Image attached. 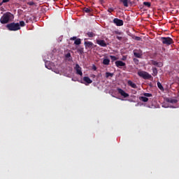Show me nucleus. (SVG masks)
Here are the masks:
<instances>
[{"mask_svg":"<svg viewBox=\"0 0 179 179\" xmlns=\"http://www.w3.org/2000/svg\"><path fill=\"white\" fill-rule=\"evenodd\" d=\"M70 40H75V41H76L77 40L76 39V36H73V37L71 38Z\"/></svg>","mask_w":179,"mask_h":179,"instance_id":"c9c22d12","label":"nucleus"},{"mask_svg":"<svg viewBox=\"0 0 179 179\" xmlns=\"http://www.w3.org/2000/svg\"><path fill=\"white\" fill-rule=\"evenodd\" d=\"M92 69H93L94 71H97V67H96L95 65H94V66H92Z\"/></svg>","mask_w":179,"mask_h":179,"instance_id":"f704fd0d","label":"nucleus"},{"mask_svg":"<svg viewBox=\"0 0 179 179\" xmlns=\"http://www.w3.org/2000/svg\"><path fill=\"white\" fill-rule=\"evenodd\" d=\"M66 58H71V59H72V57L71 55V53L68 52L66 55H65Z\"/></svg>","mask_w":179,"mask_h":179,"instance_id":"c85d7f7f","label":"nucleus"},{"mask_svg":"<svg viewBox=\"0 0 179 179\" xmlns=\"http://www.w3.org/2000/svg\"><path fill=\"white\" fill-rule=\"evenodd\" d=\"M87 36H88V37H94V36H96V34H94V33L93 32H87Z\"/></svg>","mask_w":179,"mask_h":179,"instance_id":"b1692460","label":"nucleus"},{"mask_svg":"<svg viewBox=\"0 0 179 179\" xmlns=\"http://www.w3.org/2000/svg\"><path fill=\"white\" fill-rule=\"evenodd\" d=\"M166 101H168V103H171V104H176V103L178 102L177 99H168Z\"/></svg>","mask_w":179,"mask_h":179,"instance_id":"2eb2a0df","label":"nucleus"},{"mask_svg":"<svg viewBox=\"0 0 179 179\" xmlns=\"http://www.w3.org/2000/svg\"><path fill=\"white\" fill-rule=\"evenodd\" d=\"M13 19V15L11 13L7 12L5 13L0 18V22L1 24H6V23H9L10 20Z\"/></svg>","mask_w":179,"mask_h":179,"instance_id":"f257e3e1","label":"nucleus"},{"mask_svg":"<svg viewBox=\"0 0 179 179\" xmlns=\"http://www.w3.org/2000/svg\"><path fill=\"white\" fill-rule=\"evenodd\" d=\"M85 48H92L93 47V43L90 41L85 42Z\"/></svg>","mask_w":179,"mask_h":179,"instance_id":"f8f14e48","label":"nucleus"},{"mask_svg":"<svg viewBox=\"0 0 179 179\" xmlns=\"http://www.w3.org/2000/svg\"><path fill=\"white\" fill-rule=\"evenodd\" d=\"M45 67H46V68H48V67L47 66V65H45Z\"/></svg>","mask_w":179,"mask_h":179,"instance_id":"79ce46f5","label":"nucleus"},{"mask_svg":"<svg viewBox=\"0 0 179 179\" xmlns=\"http://www.w3.org/2000/svg\"><path fill=\"white\" fill-rule=\"evenodd\" d=\"M2 3H2V2H1V3H0V6H2Z\"/></svg>","mask_w":179,"mask_h":179,"instance_id":"4c0bfd02","label":"nucleus"},{"mask_svg":"<svg viewBox=\"0 0 179 179\" xmlns=\"http://www.w3.org/2000/svg\"><path fill=\"white\" fill-rule=\"evenodd\" d=\"M108 12H111V11H110V10H108Z\"/></svg>","mask_w":179,"mask_h":179,"instance_id":"37998d69","label":"nucleus"},{"mask_svg":"<svg viewBox=\"0 0 179 179\" xmlns=\"http://www.w3.org/2000/svg\"><path fill=\"white\" fill-rule=\"evenodd\" d=\"M134 40H136V41H141V38L139 36H135Z\"/></svg>","mask_w":179,"mask_h":179,"instance_id":"7c9ffc66","label":"nucleus"},{"mask_svg":"<svg viewBox=\"0 0 179 179\" xmlns=\"http://www.w3.org/2000/svg\"><path fill=\"white\" fill-rule=\"evenodd\" d=\"M143 96H145V97H152V94H150V93H144L143 94Z\"/></svg>","mask_w":179,"mask_h":179,"instance_id":"cd10ccee","label":"nucleus"},{"mask_svg":"<svg viewBox=\"0 0 179 179\" xmlns=\"http://www.w3.org/2000/svg\"><path fill=\"white\" fill-rule=\"evenodd\" d=\"M78 51L82 54V52H83V49H78Z\"/></svg>","mask_w":179,"mask_h":179,"instance_id":"72a5a7b5","label":"nucleus"},{"mask_svg":"<svg viewBox=\"0 0 179 179\" xmlns=\"http://www.w3.org/2000/svg\"><path fill=\"white\" fill-rule=\"evenodd\" d=\"M103 65H110V59H103Z\"/></svg>","mask_w":179,"mask_h":179,"instance_id":"6ab92c4d","label":"nucleus"},{"mask_svg":"<svg viewBox=\"0 0 179 179\" xmlns=\"http://www.w3.org/2000/svg\"><path fill=\"white\" fill-rule=\"evenodd\" d=\"M139 100H141V101H143V103H148V101H149V99L145 96H140Z\"/></svg>","mask_w":179,"mask_h":179,"instance_id":"4468645a","label":"nucleus"},{"mask_svg":"<svg viewBox=\"0 0 179 179\" xmlns=\"http://www.w3.org/2000/svg\"><path fill=\"white\" fill-rule=\"evenodd\" d=\"M96 43L101 47H107V43L104 40H96Z\"/></svg>","mask_w":179,"mask_h":179,"instance_id":"1a4fd4ad","label":"nucleus"},{"mask_svg":"<svg viewBox=\"0 0 179 179\" xmlns=\"http://www.w3.org/2000/svg\"><path fill=\"white\" fill-rule=\"evenodd\" d=\"M128 85H129V86H131V87H132L133 89H136V87H137L136 84H135L131 80L128 81Z\"/></svg>","mask_w":179,"mask_h":179,"instance_id":"ddd939ff","label":"nucleus"},{"mask_svg":"<svg viewBox=\"0 0 179 179\" xmlns=\"http://www.w3.org/2000/svg\"><path fill=\"white\" fill-rule=\"evenodd\" d=\"M74 69L76 71L77 75H80V76H83V73L82 72V68L80 67V66H79L78 64H76Z\"/></svg>","mask_w":179,"mask_h":179,"instance_id":"39448f33","label":"nucleus"},{"mask_svg":"<svg viewBox=\"0 0 179 179\" xmlns=\"http://www.w3.org/2000/svg\"><path fill=\"white\" fill-rule=\"evenodd\" d=\"M111 10H113V9H112V8H110V11H111Z\"/></svg>","mask_w":179,"mask_h":179,"instance_id":"a19ab883","label":"nucleus"},{"mask_svg":"<svg viewBox=\"0 0 179 179\" xmlns=\"http://www.w3.org/2000/svg\"><path fill=\"white\" fill-rule=\"evenodd\" d=\"M114 34H118V36H121V34H122V33L120 31H115Z\"/></svg>","mask_w":179,"mask_h":179,"instance_id":"c756f323","label":"nucleus"},{"mask_svg":"<svg viewBox=\"0 0 179 179\" xmlns=\"http://www.w3.org/2000/svg\"><path fill=\"white\" fill-rule=\"evenodd\" d=\"M157 86H158V87L160 90H164V88L163 87V85H162V83H160V82H158L157 83Z\"/></svg>","mask_w":179,"mask_h":179,"instance_id":"412c9836","label":"nucleus"},{"mask_svg":"<svg viewBox=\"0 0 179 179\" xmlns=\"http://www.w3.org/2000/svg\"><path fill=\"white\" fill-rule=\"evenodd\" d=\"M20 27L21 26V27H24L26 26V24L24 22V21H20Z\"/></svg>","mask_w":179,"mask_h":179,"instance_id":"bb28decb","label":"nucleus"},{"mask_svg":"<svg viewBox=\"0 0 179 179\" xmlns=\"http://www.w3.org/2000/svg\"><path fill=\"white\" fill-rule=\"evenodd\" d=\"M10 0H2V3H6V2H9Z\"/></svg>","mask_w":179,"mask_h":179,"instance_id":"473e14b6","label":"nucleus"},{"mask_svg":"<svg viewBox=\"0 0 179 179\" xmlns=\"http://www.w3.org/2000/svg\"><path fill=\"white\" fill-rule=\"evenodd\" d=\"M117 92H118L119 94H121V96H122L124 98L129 97V94L128 93L125 92V91H124L121 88H117Z\"/></svg>","mask_w":179,"mask_h":179,"instance_id":"423d86ee","label":"nucleus"},{"mask_svg":"<svg viewBox=\"0 0 179 179\" xmlns=\"http://www.w3.org/2000/svg\"><path fill=\"white\" fill-rule=\"evenodd\" d=\"M30 5H33V3H31Z\"/></svg>","mask_w":179,"mask_h":179,"instance_id":"58836bf2","label":"nucleus"},{"mask_svg":"<svg viewBox=\"0 0 179 179\" xmlns=\"http://www.w3.org/2000/svg\"><path fill=\"white\" fill-rule=\"evenodd\" d=\"M161 41L165 45H171V44H174V41L170 37H162Z\"/></svg>","mask_w":179,"mask_h":179,"instance_id":"20e7f679","label":"nucleus"},{"mask_svg":"<svg viewBox=\"0 0 179 179\" xmlns=\"http://www.w3.org/2000/svg\"><path fill=\"white\" fill-rule=\"evenodd\" d=\"M134 55L136 57V58H141V55L139 52H134Z\"/></svg>","mask_w":179,"mask_h":179,"instance_id":"393cba45","label":"nucleus"},{"mask_svg":"<svg viewBox=\"0 0 179 179\" xmlns=\"http://www.w3.org/2000/svg\"><path fill=\"white\" fill-rule=\"evenodd\" d=\"M120 2H122V3H123L124 6H125V8H128V0H120Z\"/></svg>","mask_w":179,"mask_h":179,"instance_id":"a211bd4d","label":"nucleus"},{"mask_svg":"<svg viewBox=\"0 0 179 179\" xmlns=\"http://www.w3.org/2000/svg\"><path fill=\"white\" fill-rule=\"evenodd\" d=\"M137 75L140 76V78H143L145 80H153V77L149 73L143 71H139L137 73Z\"/></svg>","mask_w":179,"mask_h":179,"instance_id":"7ed1b4c3","label":"nucleus"},{"mask_svg":"<svg viewBox=\"0 0 179 179\" xmlns=\"http://www.w3.org/2000/svg\"><path fill=\"white\" fill-rule=\"evenodd\" d=\"M152 65H154L155 66H158V68H162V66H163V63L162 62H156L155 60H152Z\"/></svg>","mask_w":179,"mask_h":179,"instance_id":"9d476101","label":"nucleus"},{"mask_svg":"<svg viewBox=\"0 0 179 179\" xmlns=\"http://www.w3.org/2000/svg\"><path fill=\"white\" fill-rule=\"evenodd\" d=\"M113 73H110V72H106V78H113Z\"/></svg>","mask_w":179,"mask_h":179,"instance_id":"a878e982","label":"nucleus"},{"mask_svg":"<svg viewBox=\"0 0 179 179\" xmlns=\"http://www.w3.org/2000/svg\"><path fill=\"white\" fill-rule=\"evenodd\" d=\"M143 5L144 6H147V8H150L152 4L150 3V2L144 1Z\"/></svg>","mask_w":179,"mask_h":179,"instance_id":"aec40b11","label":"nucleus"},{"mask_svg":"<svg viewBox=\"0 0 179 179\" xmlns=\"http://www.w3.org/2000/svg\"><path fill=\"white\" fill-rule=\"evenodd\" d=\"M122 59H123V61H125V59H127V57H123Z\"/></svg>","mask_w":179,"mask_h":179,"instance_id":"e433bc0d","label":"nucleus"},{"mask_svg":"<svg viewBox=\"0 0 179 179\" xmlns=\"http://www.w3.org/2000/svg\"><path fill=\"white\" fill-rule=\"evenodd\" d=\"M113 23L116 24V26H124V21L118 18L113 19Z\"/></svg>","mask_w":179,"mask_h":179,"instance_id":"0eeeda50","label":"nucleus"},{"mask_svg":"<svg viewBox=\"0 0 179 179\" xmlns=\"http://www.w3.org/2000/svg\"><path fill=\"white\" fill-rule=\"evenodd\" d=\"M6 28L10 31H17V30H20V24L19 22H11L6 25Z\"/></svg>","mask_w":179,"mask_h":179,"instance_id":"f03ea898","label":"nucleus"},{"mask_svg":"<svg viewBox=\"0 0 179 179\" xmlns=\"http://www.w3.org/2000/svg\"><path fill=\"white\" fill-rule=\"evenodd\" d=\"M74 44H76V45H80V44H82V41L80 40V38H77L74 41Z\"/></svg>","mask_w":179,"mask_h":179,"instance_id":"f3484780","label":"nucleus"},{"mask_svg":"<svg viewBox=\"0 0 179 179\" xmlns=\"http://www.w3.org/2000/svg\"><path fill=\"white\" fill-rule=\"evenodd\" d=\"M83 80L84 82H85V83H87L88 85H90V83H93V80H92L89 77H84Z\"/></svg>","mask_w":179,"mask_h":179,"instance_id":"9b49d317","label":"nucleus"},{"mask_svg":"<svg viewBox=\"0 0 179 179\" xmlns=\"http://www.w3.org/2000/svg\"><path fill=\"white\" fill-rule=\"evenodd\" d=\"M115 64L117 68H122V66H126V65H127V64H125V62H124L121 60L116 61Z\"/></svg>","mask_w":179,"mask_h":179,"instance_id":"6e6552de","label":"nucleus"},{"mask_svg":"<svg viewBox=\"0 0 179 179\" xmlns=\"http://www.w3.org/2000/svg\"><path fill=\"white\" fill-rule=\"evenodd\" d=\"M110 58L112 62H114V61H117V59H118V58L117 57L113 56V55H110Z\"/></svg>","mask_w":179,"mask_h":179,"instance_id":"5701e85b","label":"nucleus"},{"mask_svg":"<svg viewBox=\"0 0 179 179\" xmlns=\"http://www.w3.org/2000/svg\"><path fill=\"white\" fill-rule=\"evenodd\" d=\"M116 38L119 40V41H121V40H122V36H116Z\"/></svg>","mask_w":179,"mask_h":179,"instance_id":"2f4dec72","label":"nucleus"},{"mask_svg":"<svg viewBox=\"0 0 179 179\" xmlns=\"http://www.w3.org/2000/svg\"><path fill=\"white\" fill-rule=\"evenodd\" d=\"M83 11L85 12V13H90V12H92V10H90V8H84Z\"/></svg>","mask_w":179,"mask_h":179,"instance_id":"4be33fe9","label":"nucleus"},{"mask_svg":"<svg viewBox=\"0 0 179 179\" xmlns=\"http://www.w3.org/2000/svg\"><path fill=\"white\" fill-rule=\"evenodd\" d=\"M152 76H157V73H159V72L157 71V69L156 67H152Z\"/></svg>","mask_w":179,"mask_h":179,"instance_id":"dca6fc26","label":"nucleus"},{"mask_svg":"<svg viewBox=\"0 0 179 179\" xmlns=\"http://www.w3.org/2000/svg\"><path fill=\"white\" fill-rule=\"evenodd\" d=\"M111 10H113V9H112V8H110V11H111Z\"/></svg>","mask_w":179,"mask_h":179,"instance_id":"ea45409f","label":"nucleus"}]
</instances>
